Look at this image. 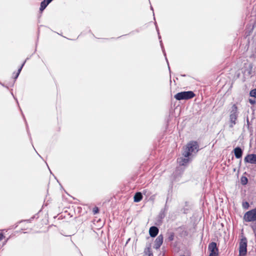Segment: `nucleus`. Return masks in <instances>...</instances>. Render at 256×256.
<instances>
[{
  "label": "nucleus",
  "mask_w": 256,
  "mask_h": 256,
  "mask_svg": "<svg viewBox=\"0 0 256 256\" xmlns=\"http://www.w3.org/2000/svg\"><path fill=\"white\" fill-rule=\"evenodd\" d=\"M199 144L197 141L190 140L186 146L182 156L184 157L192 156L200 150Z\"/></svg>",
  "instance_id": "1"
},
{
  "label": "nucleus",
  "mask_w": 256,
  "mask_h": 256,
  "mask_svg": "<svg viewBox=\"0 0 256 256\" xmlns=\"http://www.w3.org/2000/svg\"><path fill=\"white\" fill-rule=\"evenodd\" d=\"M195 94L191 90L184 91L177 93L174 95V98L178 100H188L194 98Z\"/></svg>",
  "instance_id": "2"
},
{
  "label": "nucleus",
  "mask_w": 256,
  "mask_h": 256,
  "mask_svg": "<svg viewBox=\"0 0 256 256\" xmlns=\"http://www.w3.org/2000/svg\"><path fill=\"white\" fill-rule=\"evenodd\" d=\"M247 253V240L246 238L241 239L239 244L238 256H245Z\"/></svg>",
  "instance_id": "3"
},
{
  "label": "nucleus",
  "mask_w": 256,
  "mask_h": 256,
  "mask_svg": "<svg viewBox=\"0 0 256 256\" xmlns=\"http://www.w3.org/2000/svg\"><path fill=\"white\" fill-rule=\"evenodd\" d=\"M244 220L247 222L256 221V208L247 212L244 216Z\"/></svg>",
  "instance_id": "4"
},
{
  "label": "nucleus",
  "mask_w": 256,
  "mask_h": 256,
  "mask_svg": "<svg viewBox=\"0 0 256 256\" xmlns=\"http://www.w3.org/2000/svg\"><path fill=\"white\" fill-rule=\"evenodd\" d=\"M208 250L210 252L209 256H218V248L216 242H211L208 246Z\"/></svg>",
  "instance_id": "5"
},
{
  "label": "nucleus",
  "mask_w": 256,
  "mask_h": 256,
  "mask_svg": "<svg viewBox=\"0 0 256 256\" xmlns=\"http://www.w3.org/2000/svg\"><path fill=\"white\" fill-rule=\"evenodd\" d=\"M245 164H256V154H248L244 158Z\"/></svg>",
  "instance_id": "6"
},
{
  "label": "nucleus",
  "mask_w": 256,
  "mask_h": 256,
  "mask_svg": "<svg viewBox=\"0 0 256 256\" xmlns=\"http://www.w3.org/2000/svg\"><path fill=\"white\" fill-rule=\"evenodd\" d=\"M167 210H168L166 206L164 208L160 210L158 215L156 218V222H155L154 224H158V223L160 224L162 222V220L164 218Z\"/></svg>",
  "instance_id": "7"
},
{
  "label": "nucleus",
  "mask_w": 256,
  "mask_h": 256,
  "mask_svg": "<svg viewBox=\"0 0 256 256\" xmlns=\"http://www.w3.org/2000/svg\"><path fill=\"white\" fill-rule=\"evenodd\" d=\"M162 242L163 236L162 234H160L156 238L154 241V248L156 250L159 249L162 244Z\"/></svg>",
  "instance_id": "8"
},
{
  "label": "nucleus",
  "mask_w": 256,
  "mask_h": 256,
  "mask_svg": "<svg viewBox=\"0 0 256 256\" xmlns=\"http://www.w3.org/2000/svg\"><path fill=\"white\" fill-rule=\"evenodd\" d=\"M233 152L234 156L236 158H242L243 154V150L240 146H236Z\"/></svg>",
  "instance_id": "9"
},
{
  "label": "nucleus",
  "mask_w": 256,
  "mask_h": 256,
  "mask_svg": "<svg viewBox=\"0 0 256 256\" xmlns=\"http://www.w3.org/2000/svg\"><path fill=\"white\" fill-rule=\"evenodd\" d=\"M144 254L146 256H154L152 251L151 248V244H147L144 248Z\"/></svg>",
  "instance_id": "10"
},
{
  "label": "nucleus",
  "mask_w": 256,
  "mask_h": 256,
  "mask_svg": "<svg viewBox=\"0 0 256 256\" xmlns=\"http://www.w3.org/2000/svg\"><path fill=\"white\" fill-rule=\"evenodd\" d=\"M158 232L159 230L156 226H152L149 230V234L151 237L154 238L158 235Z\"/></svg>",
  "instance_id": "11"
},
{
  "label": "nucleus",
  "mask_w": 256,
  "mask_h": 256,
  "mask_svg": "<svg viewBox=\"0 0 256 256\" xmlns=\"http://www.w3.org/2000/svg\"><path fill=\"white\" fill-rule=\"evenodd\" d=\"M32 226H33V228H30V231L25 232L24 230H26L27 228H22V233H28V232H30L32 230H33V232H32V233L38 232H45L48 230V229H47V230H36V228H38V225H32Z\"/></svg>",
  "instance_id": "12"
},
{
  "label": "nucleus",
  "mask_w": 256,
  "mask_h": 256,
  "mask_svg": "<svg viewBox=\"0 0 256 256\" xmlns=\"http://www.w3.org/2000/svg\"><path fill=\"white\" fill-rule=\"evenodd\" d=\"M238 114H230V128H232L234 125L236 124V120L238 118Z\"/></svg>",
  "instance_id": "13"
},
{
  "label": "nucleus",
  "mask_w": 256,
  "mask_h": 256,
  "mask_svg": "<svg viewBox=\"0 0 256 256\" xmlns=\"http://www.w3.org/2000/svg\"><path fill=\"white\" fill-rule=\"evenodd\" d=\"M158 39L160 40L161 39V36H160V34H158ZM160 46H161L162 52H163V54H164V56H165L167 64H168V70H170V67L169 66L168 62V59L166 58V52H165L164 48V45H163V44H162V40H160Z\"/></svg>",
  "instance_id": "14"
},
{
  "label": "nucleus",
  "mask_w": 256,
  "mask_h": 256,
  "mask_svg": "<svg viewBox=\"0 0 256 256\" xmlns=\"http://www.w3.org/2000/svg\"><path fill=\"white\" fill-rule=\"evenodd\" d=\"M142 194L141 192H136L134 196V201L136 202H140L142 199Z\"/></svg>",
  "instance_id": "15"
},
{
  "label": "nucleus",
  "mask_w": 256,
  "mask_h": 256,
  "mask_svg": "<svg viewBox=\"0 0 256 256\" xmlns=\"http://www.w3.org/2000/svg\"><path fill=\"white\" fill-rule=\"evenodd\" d=\"M190 157L191 156L184 157L179 158V162L180 165L184 166L186 164L188 163L190 161Z\"/></svg>",
  "instance_id": "16"
},
{
  "label": "nucleus",
  "mask_w": 256,
  "mask_h": 256,
  "mask_svg": "<svg viewBox=\"0 0 256 256\" xmlns=\"http://www.w3.org/2000/svg\"><path fill=\"white\" fill-rule=\"evenodd\" d=\"M49 3L46 2V0H44L40 3V12H42L48 6Z\"/></svg>",
  "instance_id": "17"
},
{
  "label": "nucleus",
  "mask_w": 256,
  "mask_h": 256,
  "mask_svg": "<svg viewBox=\"0 0 256 256\" xmlns=\"http://www.w3.org/2000/svg\"><path fill=\"white\" fill-rule=\"evenodd\" d=\"M230 114H238V107L236 104L232 105Z\"/></svg>",
  "instance_id": "18"
},
{
  "label": "nucleus",
  "mask_w": 256,
  "mask_h": 256,
  "mask_svg": "<svg viewBox=\"0 0 256 256\" xmlns=\"http://www.w3.org/2000/svg\"><path fill=\"white\" fill-rule=\"evenodd\" d=\"M240 182L243 186L246 185L248 182V178L245 176H242L240 178Z\"/></svg>",
  "instance_id": "19"
},
{
  "label": "nucleus",
  "mask_w": 256,
  "mask_h": 256,
  "mask_svg": "<svg viewBox=\"0 0 256 256\" xmlns=\"http://www.w3.org/2000/svg\"><path fill=\"white\" fill-rule=\"evenodd\" d=\"M174 234L172 232H170L168 234V240L169 242L172 241L174 239Z\"/></svg>",
  "instance_id": "20"
},
{
  "label": "nucleus",
  "mask_w": 256,
  "mask_h": 256,
  "mask_svg": "<svg viewBox=\"0 0 256 256\" xmlns=\"http://www.w3.org/2000/svg\"><path fill=\"white\" fill-rule=\"evenodd\" d=\"M250 96L252 97H254V98H256V88L250 91Z\"/></svg>",
  "instance_id": "21"
},
{
  "label": "nucleus",
  "mask_w": 256,
  "mask_h": 256,
  "mask_svg": "<svg viewBox=\"0 0 256 256\" xmlns=\"http://www.w3.org/2000/svg\"><path fill=\"white\" fill-rule=\"evenodd\" d=\"M28 59V58H26V60L21 65V66H20V68L18 69V72H16V73H17V76H19V74H20V72H21V70H22V68L23 66H24V64H25V63H26V60H27Z\"/></svg>",
  "instance_id": "22"
},
{
  "label": "nucleus",
  "mask_w": 256,
  "mask_h": 256,
  "mask_svg": "<svg viewBox=\"0 0 256 256\" xmlns=\"http://www.w3.org/2000/svg\"><path fill=\"white\" fill-rule=\"evenodd\" d=\"M242 207L244 209H248L250 207L249 203L248 202H244L242 204Z\"/></svg>",
  "instance_id": "23"
},
{
  "label": "nucleus",
  "mask_w": 256,
  "mask_h": 256,
  "mask_svg": "<svg viewBox=\"0 0 256 256\" xmlns=\"http://www.w3.org/2000/svg\"><path fill=\"white\" fill-rule=\"evenodd\" d=\"M34 216L32 217L30 219H28V220H22L20 221V222H18V223H21V222H27V223H30V222H31L32 220V219H34Z\"/></svg>",
  "instance_id": "24"
},
{
  "label": "nucleus",
  "mask_w": 256,
  "mask_h": 256,
  "mask_svg": "<svg viewBox=\"0 0 256 256\" xmlns=\"http://www.w3.org/2000/svg\"><path fill=\"white\" fill-rule=\"evenodd\" d=\"M189 211V208H183L180 210V212L184 214H188Z\"/></svg>",
  "instance_id": "25"
},
{
  "label": "nucleus",
  "mask_w": 256,
  "mask_h": 256,
  "mask_svg": "<svg viewBox=\"0 0 256 256\" xmlns=\"http://www.w3.org/2000/svg\"><path fill=\"white\" fill-rule=\"evenodd\" d=\"M100 209L98 207L95 206L92 210V212L94 214H97L99 212Z\"/></svg>",
  "instance_id": "26"
},
{
  "label": "nucleus",
  "mask_w": 256,
  "mask_h": 256,
  "mask_svg": "<svg viewBox=\"0 0 256 256\" xmlns=\"http://www.w3.org/2000/svg\"><path fill=\"white\" fill-rule=\"evenodd\" d=\"M142 193L146 196H148L150 195V192L148 190H144Z\"/></svg>",
  "instance_id": "27"
},
{
  "label": "nucleus",
  "mask_w": 256,
  "mask_h": 256,
  "mask_svg": "<svg viewBox=\"0 0 256 256\" xmlns=\"http://www.w3.org/2000/svg\"><path fill=\"white\" fill-rule=\"evenodd\" d=\"M61 234L64 236H71L72 234H73L72 232H64V233L61 232Z\"/></svg>",
  "instance_id": "28"
},
{
  "label": "nucleus",
  "mask_w": 256,
  "mask_h": 256,
  "mask_svg": "<svg viewBox=\"0 0 256 256\" xmlns=\"http://www.w3.org/2000/svg\"><path fill=\"white\" fill-rule=\"evenodd\" d=\"M248 102L252 104H254L256 103V100L254 99L250 98Z\"/></svg>",
  "instance_id": "29"
},
{
  "label": "nucleus",
  "mask_w": 256,
  "mask_h": 256,
  "mask_svg": "<svg viewBox=\"0 0 256 256\" xmlns=\"http://www.w3.org/2000/svg\"><path fill=\"white\" fill-rule=\"evenodd\" d=\"M3 230H0V240H2L4 238V234L2 232Z\"/></svg>",
  "instance_id": "30"
},
{
  "label": "nucleus",
  "mask_w": 256,
  "mask_h": 256,
  "mask_svg": "<svg viewBox=\"0 0 256 256\" xmlns=\"http://www.w3.org/2000/svg\"><path fill=\"white\" fill-rule=\"evenodd\" d=\"M155 25H156V31L158 32V34H160L159 30H158V26L156 24V22H155Z\"/></svg>",
  "instance_id": "31"
},
{
  "label": "nucleus",
  "mask_w": 256,
  "mask_h": 256,
  "mask_svg": "<svg viewBox=\"0 0 256 256\" xmlns=\"http://www.w3.org/2000/svg\"><path fill=\"white\" fill-rule=\"evenodd\" d=\"M155 25H156V31L158 32V34H160L159 30H158V26L156 24V22H155Z\"/></svg>",
  "instance_id": "32"
},
{
  "label": "nucleus",
  "mask_w": 256,
  "mask_h": 256,
  "mask_svg": "<svg viewBox=\"0 0 256 256\" xmlns=\"http://www.w3.org/2000/svg\"><path fill=\"white\" fill-rule=\"evenodd\" d=\"M0 84L2 86H4L6 88H8V86H5L4 84H2V82H0Z\"/></svg>",
  "instance_id": "33"
},
{
  "label": "nucleus",
  "mask_w": 256,
  "mask_h": 256,
  "mask_svg": "<svg viewBox=\"0 0 256 256\" xmlns=\"http://www.w3.org/2000/svg\"><path fill=\"white\" fill-rule=\"evenodd\" d=\"M18 76H17V73L16 74V75L14 76V78L15 80H16L18 78Z\"/></svg>",
  "instance_id": "34"
},
{
  "label": "nucleus",
  "mask_w": 256,
  "mask_h": 256,
  "mask_svg": "<svg viewBox=\"0 0 256 256\" xmlns=\"http://www.w3.org/2000/svg\"><path fill=\"white\" fill-rule=\"evenodd\" d=\"M46 2H48L49 4L53 0H46Z\"/></svg>",
  "instance_id": "35"
},
{
  "label": "nucleus",
  "mask_w": 256,
  "mask_h": 256,
  "mask_svg": "<svg viewBox=\"0 0 256 256\" xmlns=\"http://www.w3.org/2000/svg\"><path fill=\"white\" fill-rule=\"evenodd\" d=\"M247 124H248V126H249V125H250V122H249V120H248V118L247 119Z\"/></svg>",
  "instance_id": "36"
},
{
  "label": "nucleus",
  "mask_w": 256,
  "mask_h": 256,
  "mask_svg": "<svg viewBox=\"0 0 256 256\" xmlns=\"http://www.w3.org/2000/svg\"><path fill=\"white\" fill-rule=\"evenodd\" d=\"M98 226H98V229H100L101 228H102V226H101L100 224H99V225H98Z\"/></svg>",
  "instance_id": "37"
},
{
  "label": "nucleus",
  "mask_w": 256,
  "mask_h": 256,
  "mask_svg": "<svg viewBox=\"0 0 256 256\" xmlns=\"http://www.w3.org/2000/svg\"><path fill=\"white\" fill-rule=\"evenodd\" d=\"M241 164H242V160H240V162H239V164H238L239 167H240V166H241Z\"/></svg>",
  "instance_id": "38"
},
{
  "label": "nucleus",
  "mask_w": 256,
  "mask_h": 256,
  "mask_svg": "<svg viewBox=\"0 0 256 256\" xmlns=\"http://www.w3.org/2000/svg\"><path fill=\"white\" fill-rule=\"evenodd\" d=\"M150 10H152L153 12V14H154V9H153V8L152 6H150Z\"/></svg>",
  "instance_id": "39"
},
{
  "label": "nucleus",
  "mask_w": 256,
  "mask_h": 256,
  "mask_svg": "<svg viewBox=\"0 0 256 256\" xmlns=\"http://www.w3.org/2000/svg\"><path fill=\"white\" fill-rule=\"evenodd\" d=\"M182 76H186V74H182Z\"/></svg>",
  "instance_id": "40"
},
{
  "label": "nucleus",
  "mask_w": 256,
  "mask_h": 256,
  "mask_svg": "<svg viewBox=\"0 0 256 256\" xmlns=\"http://www.w3.org/2000/svg\"><path fill=\"white\" fill-rule=\"evenodd\" d=\"M188 202H186V206H188Z\"/></svg>",
  "instance_id": "41"
},
{
  "label": "nucleus",
  "mask_w": 256,
  "mask_h": 256,
  "mask_svg": "<svg viewBox=\"0 0 256 256\" xmlns=\"http://www.w3.org/2000/svg\"><path fill=\"white\" fill-rule=\"evenodd\" d=\"M130 240V238H128V241H129ZM128 242H126V244Z\"/></svg>",
  "instance_id": "42"
},
{
  "label": "nucleus",
  "mask_w": 256,
  "mask_h": 256,
  "mask_svg": "<svg viewBox=\"0 0 256 256\" xmlns=\"http://www.w3.org/2000/svg\"><path fill=\"white\" fill-rule=\"evenodd\" d=\"M14 84V82L12 84V86H13Z\"/></svg>",
  "instance_id": "43"
},
{
  "label": "nucleus",
  "mask_w": 256,
  "mask_h": 256,
  "mask_svg": "<svg viewBox=\"0 0 256 256\" xmlns=\"http://www.w3.org/2000/svg\"><path fill=\"white\" fill-rule=\"evenodd\" d=\"M163 256H164V254H163Z\"/></svg>",
  "instance_id": "44"
}]
</instances>
